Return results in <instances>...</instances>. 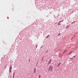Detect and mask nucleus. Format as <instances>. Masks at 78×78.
I'll return each instance as SVG.
<instances>
[{
	"instance_id": "nucleus-10",
	"label": "nucleus",
	"mask_w": 78,
	"mask_h": 78,
	"mask_svg": "<svg viewBox=\"0 0 78 78\" xmlns=\"http://www.w3.org/2000/svg\"><path fill=\"white\" fill-rule=\"evenodd\" d=\"M69 59H73V58H70Z\"/></svg>"
},
{
	"instance_id": "nucleus-3",
	"label": "nucleus",
	"mask_w": 78,
	"mask_h": 78,
	"mask_svg": "<svg viewBox=\"0 0 78 78\" xmlns=\"http://www.w3.org/2000/svg\"><path fill=\"white\" fill-rule=\"evenodd\" d=\"M51 62V59L49 60V62H48V64H50Z\"/></svg>"
},
{
	"instance_id": "nucleus-14",
	"label": "nucleus",
	"mask_w": 78,
	"mask_h": 78,
	"mask_svg": "<svg viewBox=\"0 0 78 78\" xmlns=\"http://www.w3.org/2000/svg\"><path fill=\"white\" fill-rule=\"evenodd\" d=\"M49 37V35L48 36V37Z\"/></svg>"
},
{
	"instance_id": "nucleus-9",
	"label": "nucleus",
	"mask_w": 78,
	"mask_h": 78,
	"mask_svg": "<svg viewBox=\"0 0 78 78\" xmlns=\"http://www.w3.org/2000/svg\"><path fill=\"white\" fill-rule=\"evenodd\" d=\"M74 22H75V21H74L72 23H74Z\"/></svg>"
},
{
	"instance_id": "nucleus-7",
	"label": "nucleus",
	"mask_w": 78,
	"mask_h": 78,
	"mask_svg": "<svg viewBox=\"0 0 78 78\" xmlns=\"http://www.w3.org/2000/svg\"><path fill=\"white\" fill-rule=\"evenodd\" d=\"M41 75H39L38 76V78H41Z\"/></svg>"
},
{
	"instance_id": "nucleus-8",
	"label": "nucleus",
	"mask_w": 78,
	"mask_h": 78,
	"mask_svg": "<svg viewBox=\"0 0 78 78\" xmlns=\"http://www.w3.org/2000/svg\"><path fill=\"white\" fill-rule=\"evenodd\" d=\"M69 26H67L66 27V28H69Z\"/></svg>"
},
{
	"instance_id": "nucleus-15",
	"label": "nucleus",
	"mask_w": 78,
	"mask_h": 78,
	"mask_svg": "<svg viewBox=\"0 0 78 78\" xmlns=\"http://www.w3.org/2000/svg\"><path fill=\"white\" fill-rule=\"evenodd\" d=\"M74 58H75V56H74Z\"/></svg>"
},
{
	"instance_id": "nucleus-5",
	"label": "nucleus",
	"mask_w": 78,
	"mask_h": 78,
	"mask_svg": "<svg viewBox=\"0 0 78 78\" xmlns=\"http://www.w3.org/2000/svg\"><path fill=\"white\" fill-rule=\"evenodd\" d=\"M73 51H71L70 52H69V55H70V54H71V53H73Z\"/></svg>"
},
{
	"instance_id": "nucleus-6",
	"label": "nucleus",
	"mask_w": 78,
	"mask_h": 78,
	"mask_svg": "<svg viewBox=\"0 0 78 78\" xmlns=\"http://www.w3.org/2000/svg\"><path fill=\"white\" fill-rule=\"evenodd\" d=\"M12 69V68L11 67V66H10V68H9V70H11V69Z\"/></svg>"
},
{
	"instance_id": "nucleus-2",
	"label": "nucleus",
	"mask_w": 78,
	"mask_h": 78,
	"mask_svg": "<svg viewBox=\"0 0 78 78\" xmlns=\"http://www.w3.org/2000/svg\"><path fill=\"white\" fill-rule=\"evenodd\" d=\"M36 68H35L34 70V73H36Z\"/></svg>"
},
{
	"instance_id": "nucleus-12",
	"label": "nucleus",
	"mask_w": 78,
	"mask_h": 78,
	"mask_svg": "<svg viewBox=\"0 0 78 78\" xmlns=\"http://www.w3.org/2000/svg\"><path fill=\"white\" fill-rule=\"evenodd\" d=\"M10 72H11V69H9Z\"/></svg>"
},
{
	"instance_id": "nucleus-4",
	"label": "nucleus",
	"mask_w": 78,
	"mask_h": 78,
	"mask_svg": "<svg viewBox=\"0 0 78 78\" xmlns=\"http://www.w3.org/2000/svg\"><path fill=\"white\" fill-rule=\"evenodd\" d=\"M61 63H59L57 65V67H58L59 66H60L61 65Z\"/></svg>"
},
{
	"instance_id": "nucleus-11",
	"label": "nucleus",
	"mask_w": 78,
	"mask_h": 78,
	"mask_svg": "<svg viewBox=\"0 0 78 78\" xmlns=\"http://www.w3.org/2000/svg\"><path fill=\"white\" fill-rule=\"evenodd\" d=\"M59 35H61V33L59 34L58 35V36H59Z\"/></svg>"
},
{
	"instance_id": "nucleus-1",
	"label": "nucleus",
	"mask_w": 78,
	"mask_h": 78,
	"mask_svg": "<svg viewBox=\"0 0 78 78\" xmlns=\"http://www.w3.org/2000/svg\"><path fill=\"white\" fill-rule=\"evenodd\" d=\"M49 70H50V71H52L53 70V66H50L49 68Z\"/></svg>"
},
{
	"instance_id": "nucleus-13",
	"label": "nucleus",
	"mask_w": 78,
	"mask_h": 78,
	"mask_svg": "<svg viewBox=\"0 0 78 78\" xmlns=\"http://www.w3.org/2000/svg\"><path fill=\"white\" fill-rule=\"evenodd\" d=\"M37 45L36 48H37Z\"/></svg>"
}]
</instances>
